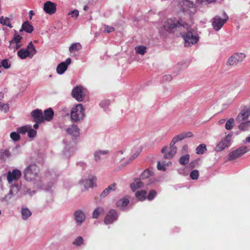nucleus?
<instances>
[{
    "mask_svg": "<svg viewBox=\"0 0 250 250\" xmlns=\"http://www.w3.org/2000/svg\"><path fill=\"white\" fill-rule=\"evenodd\" d=\"M163 29L168 33H173L176 29L186 31L182 36L186 47L191 46L199 41V36L196 29L191 27L181 18L166 20L163 23Z\"/></svg>",
    "mask_w": 250,
    "mask_h": 250,
    "instance_id": "1",
    "label": "nucleus"
},
{
    "mask_svg": "<svg viewBox=\"0 0 250 250\" xmlns=\"http://www.w3.org/2000/svg\"><path fill=\"white\" fill-rule=\"evenodd\" d=\"M39 169L36 165H30L27 167L24 171L25 179L30 182H34L38 188H43L42 181L39 174Z\"/></svg>",
    "mask_w": 250,
    "mask_h": 250,
    "instance_id": "2",
    "label": "nucleus"
},
{
    "mask_svg": "<svg viewBox=\"0 0 250 250\" xmlns=\"http://www.w3.org/2000/svg\"><path fill=\"white\" fill-rule=\"evenodd\" d=\"M84 108L81 104L75 105L71 109L70 117L73 122L82 120L84 117Z\"/></svg>",
    "mask_w": 250,
    "mask_h": 250,
    "instance_id": "3",
    "label": "nucleus"
},
{
    "mask_svg": "<svg viewBox=\"0 0 250 250\" xmlns=\"http://www.w3.org/2000/svg\"><path fill=\"white\" fill-rule=\"evenodd\" d=\"M246 55L243 53H235L229 57L227 61L226 65L235 67L246 58Z\"/></svg>",
    "mask_w": 250,
    "mask_h": 250,
    "instance_id": "4",
    "label": "nucleus"
},
{
    "mask_svg": "<svg viewBox=\"0 0 250 250\" xmlns=\"http://www.w3.org/2000/svg\"><path fill=\"white\" fill-rule=\"evenodd\" d=\"M97 178L94 176H90L87 178L83 179L80 181L79 184L83 187L82 190L83 191H87L89 188H93L96 183Z\"/></svg>",
    "mask_w": 250,
    "mask_h": 250,
    "instance_id": "5",
    "label": "nucleus"
},
{
    "mask_svg": "<svg viewBox=\"0 0 250 250\" xmlns=\"http://www.w3.org/2000/svg\"><path fill=\"white\" fill-rule=\"evenodd\" d=\"M231 135L229 134L223 138L216 146L215 147V151L217 152L221 151L229 147L231 144Z\"/></svg>",
    "mask_w": 250,
    "mask_h": 250,
    "instance_id": "6",
    "label": "nucleus"
},
{
    "mask_svg": "<svg viewBox=\"0 0 250 250\" xmlns=\"http://www.w3.org/2000/svg\"><path fill=\"white\" fill-rule=\"evenodd\" d=\"M21 173L18 169H14L9 171L7 173V180L9 184L15 183L21 177Z\"/></svg>",
    "mask_w": 250,
    "mask_h": 250,
    "instance_id": "7",
    "label": "nucleus"
},
{
    "mask_svg": "<svg viewBox=\"0 0 250 250\" xmlns=\"http://www.w3.org/2000/svg\"><path fill=\"white\" fill-rule=\"evenodd\" d=\"M224 19L216 16L212 19V25L216 31L220 30L228 20L229 17L226 14H224Z\"/></svg>",
    "mask_w": 250,
    "mask_h": 250,
    "instance_id": "8",
    "label": "nucleus"
},
{
    "mask_svg": "<svg viewBox=\"0 0 250 250\" xmlns=\"http://www.w3.org/2000/svg\"><path fill=\"white\" fill-rule=\"evenodd\" d=\"M19 186L18 184L14 183L10 186L9 193L1 199V202L8 203L10 199L15 195L19 191Z\"/></svg>",
    "mask_w": 250,
    "mask_h": 250,
    "instance_id": "9",
    "label": "nucleus"
},
{
    "mask_svg": "<svg viewBox=\"0 0 250 250\" xmlns=\"http://www.w3.org/2000/svg\"><path fill=\"white\" fill-rule=\"evenodd\" d=\"M84 94V89L80 86H76L72 91L73 97L79 102L82 101L83 100Z\"/></svg>",
    "mask_w": 250,
    "mask_h": 250,
    "instance_id": "10",
    "label": "nucleus"
},
{
    "mask_svg": "<svg viewBox=\"0 0 250 250\" xmlns=\"http://www.w3.org/2000/svg\"><path fill=\"white\" fill-rule=\"evenodd\" d=\"M248 151V148L246 146H242L238 149L232 151L229 155V161L236 159L241 156Z\"/></svg>",
    "mask_w": 250,
    "mask_h": 250,
    "instance_id": "11",
    "label": "nucleus"
},
{
    "mask_svg": "<svg viewBox=\"0 0 250 250\" xmlns=\"http://www.w3.org/2000/svg\"><path fill=\"white\" fill-rule=\"evenodd\" d=\"M176 146L175 145H172L171 143L170 144L169 147H165L161 150V152L163 153H165L164 157L166 159H170L172 158L176 154Z\"/></svg>",
    "mask_w": 250,
    "mask_h": 250,
    "instance_id": "12",
    "label": "nucleus"
},
{
    "mask_svg": "<svg viewBox=\"0 0 250 250\" xmlns=\"http://www.w3.org/2000/svg\"><path fill=\"white\" fill-rule=\"evenodd\" d=\"M20 153V148L19 146L14 147L12 149V154L9 152V150H1L0 151V159L5 161L11 157L13 155H18Z\"/></svg>",
    "mask_w": 250,
    "mask_h": 250,
    "instance_id": "13",
    "label": "nucleus"
},
{
    "mask_svg": "<svg viewBox=\"0 0 250 250\" xmlns=\"http://www.w3.org/2000/svg\"><path fill=\"white\" fill-rule=\"evenodd\" d=\"M31 117L33 121L37 123H42L43 122V112L42 110L37 109L33 110L31 112Z\"/></svg>",
    "mask_w": 250,
    "mask_h": 250,
    "instance_id": "14",
    "label": "nucleus"
},
{
    "mask_svg": "<svg viewBox=\"0 0 250 250\" xmlns=\"http://www.w3.org/2000/svg\"><path fill=\"white\" fill-rule=\"evenodd\" d=\"M57 4L50 1H47L44 3L43 10L49 14L52 15L56 11Z\"/></svg>",
    "mask_w": 250,
    "mask_h": 250,
    "instance_id": "15",
    "label": "nucleus"
},
{
    "mask_svg": "<svg viewBox=\"0 0 250 250\" xmlns=\"http://www.w3.org/2000/svg\"><path fill=\"white\" fill-rule=\"evenodd\" d=\"M71 59L67 58L65 62L60 63L56 68L57 72L59 74H62L66 70L68 66L71 63Z\"/></svg>",
    "mask_w": 250,
    "mask_h": 250,
    "instance_id": "16",
    "label": "nucleus"
},
{
    "mask_svg": "<svg viewBox=\"0 0 250 250\" xmlns=\"http://www.w3.org/2000/svg\"><path fill=\"white\" fill-rule=\"evenodd\" d=\"M117 217L118 215L116 211L114 209H111L104 218V223L105 224H111L117 220Z\"/></svg>",
    "mask_w": 250,
    "mask_h": 250,
    "instance_id": "17",
    "label": "nucleus"
},
{
    "mask_svg": "<svg viewBox=\"0 0 250 250\" xmlns=\"http://www.w3.org/2000/svg\"><path fill=\"white\" fill-rule=\"evenodd\" d=\"M21 39L22 38L20 35H15L13 39L9 42V47L14 49V51L18 49L21 46L20 43Z\"/></svg>",
    "mask_w": 250,
    "mask_h": 250,
    "instance_id": "18",
    "label": "nucleus"
},
{
    "mask_svg": "<svg viewBox=\"0 0 250 250\" xmlns=\"http://www.w3.org/2000/svg\"><path fill=\"white\" fill-rule=\"evenodd\" d=\"M74 216L78 225H81L85 219L84 213L81 210L76 211L74 214Z\"/></svg>",
    "mask_w": 250,
    "mask_h": 250,
    "instance_id": "19",
    "label": "nucleus"
},
{
    "mask_svg": "<svg viewBox=\"0 0 250 250\" xmlns=\"http://www.w3.org/2000/svg\"><path fill=\"white\" fill-rule=\"evenodd\" d=\"M191 136H192V133L191 132H183L175 136L170 143L172 145H174L176 143L183 140L186 138L191 137Z\"/></svg>",
    "mask_w": 250,
    "mask_h": 250,
    "instance_id": "20",
    "label": "nucleus"
},
{
    "mask_svg": "<svg viewBox=\"0 0 250 250\" xmlns=\"http://www.w3.org/2000/svg\"><path fill=\"white\" fill-rule=\"evenodd\" d=\"M250 116V110L248 108H244L241 110L236 118V120L241 122L248 118Z\"/></svg>",
    "mask_w": 250,
    "mask_h": 250,
    "instance_id": "21",
    "label": "nucleus"
},
{
    "mask_svg": "<svg viewBox=\"0 0 250 250\" xmlns=\"http://www.w3.org/2000/svg\"><path fill=\"white\" fill-rule=\"evenodd\" d=\"M68 134L73 136L77 137L79 135V128L75 125H70L66 129Z\"/></svg>",
    "mask_w": 250,
    "mask_h": 250,
    "instance_id": "22",
    "label": "nucleus"
},
{
    "mask_svg": "<svg viewBox=\"0 0 250 250\" xmlns=\"http://www.w3.org/2000/svg\"><path fill=\"white\" fill-rule=\"evenodd\" d=\"M128 150L118 151L114 154V158L116 161H121L127 156Z\"/></svg>",
    "mask_w": 250,
    "mask_h": 250,
    "instance_id": "23",
    "label": "nucleus"
},
{
    "mask_svg": "<svg viewBox=\"0 0 250 250\" xmlns=\"http://www.w3.org/2000/svg\"><path fill=\"white\" fill-rule=\"evenodd\" d=\"M54 116V111L53 109L51 108H49L46 110L44 111V113H43V122L45 121H51Z\"/></svg>",
    "mask_w": 250,
    "mask_h": 250,
    "instance_id": "24",
    "label": "nucleus"
},
{
    "mask_svg": "<svg viewBox=\"0 0 250 250\" xmlns=\"http://www.w3.org/2000/svg\"><path fill=\"white\" fill-rule=\"evenodd\" d=\"M109 153V151L107 150H99L96 151L94 153V160L98 162L100 161L102 158V156L107 155Z\"/></svg>",
    "mask_w": 250,
    "mask_h": 250,
    "instance_id": "25",
    "label": "nucleus"
},
{
    "mask_svg": "<svg viewBox=\"0 0 250 250\" xmlns=\"http://www.w3.org/2000/svg\"><path fill=\"white\" fill-rule=\"evenodd\" d=\"M21 218L23 220H27L32 214L30 210L26 207H23L21 208Z\"/></svg>",
    "mask_w": 250,
    "mask_h": 250,
    "instance_id": "26",
    "label": "nucleus"
},
{
    "mask_svg": "<svg viewBox=\"0 0 250 250\" xmlns=\"http://www.w3.org/2000/svg\"><path fill=\"white\" fill-rule=\"evenodd\" d=\"M74 148L70 145H67L63 150V154L66 158H69L71 154L74 152Z\"/></svg>",
    "mask_w": 250,
    "mask_h": 250,
    "instance_id": "27",
    "label": "nucleus"
},
{
    "mask_svg": "<svg viewBox=\"0 0 250 250\" xmlns=\"http://www.w3.org/2000/svg\"><path fill=\"white\" fill-rule=\"evenodd\" d=\"M128 203V199L125 198H123L118 200L116 203V205L118 208H120V209H124V208L125 207Z\"/></svg>",
    "mask_w": 250,
    "mask_h": 250,
    "instance_id": "28",
    "label": "nucleus"
},
{
    "mask_svg": "<svg viewBox=\"0 0 250 250\" xmlns=\"http://www.w3.org/2000/svg\"><path fill=\"white\" fill-rule=\"evenodd\" d=\"M28 54H29V57H32L36 53V50L34 47L32 42H31L27 48L25 49Z\"/></svg>",
    "mask_w": 250,
    "mask_h": 250,
    "instance_id": "29",
    "label": "nucleus"
},
{
    "mask_svg": "<svg viewBox=\"0 0 250 250\" xmlns=\"http://www.w3.org/2000/svg\"><path fill=\"white\" fill-rule=\"evenodd\" d=\"M82 49V45L79 42L72 43L69 48V50L71 53L79 51Z\"/></svg>",
    "mask_w": 250,
    "mask_h": 250,
    "instance_id": "30",
    "label": "nucleus"
},
{
    "mask_svg": "<svg viewBox=\"0 0 250 250\" xmlns=\"http://www.w3.org/2000/svg\"><path fill=\"white\" fill-rule=\"evenodd\" d=\"M143 185V183L139 179H136L130 185V188L132 190L134 191L138 188L142 187Z\"/></svg>",
    "mask_w": 250,
    "mask_h": 250,
    "instance_id": "31",
    "label": "nucleus"
},
{
    "mask_svg": "<svg viewBox=\"0 0 250 250\" xmlns=\"http://www.w3.org/2000/svg\"><path fill=\"white\" fill-rule=\"evenodd\" d=\"M22 29L29 33H31L33 30V26L28 21H25L22 24Z\"/></svg>",
    "mask_w": 250,
    "mask_h": 250,
    "instance_id": "32",
    "label": "nucleus"
},
{
    "mask_svg": "<svg viewBox=\"0 0 250 250\" xmlns=\"http://www.w3.org/2000/svg\"><path fill=\"white\" fill-rule=\"evenodd\" d=\"M0 23L4 25H6L8 26L10 28H12V26L11 24L10 19L8 17L1 16L0 18Z\"/></svg>",
    "mask_w": 250,
    "mask_h": 250,
    "instance_id": "33",
    "label": "nucleus"
},
{
    "mask_svg": "<svg viewBox=\"0 0 250 250\" xmlns=\"http://www.w3.org/2000/svg\"><path fill=\"white\" fill-rule=\"evenodd\" d=\"M146 192L145 190L138 191L136 193V197L140 201H144L146 198Z\"/></svg>",
    "mask_w": 250,
    "mask_h": 250,
    "instance_id": "34",
    "label": "nucleus"
},
{
    "mask_svg": "<svg viewBox=\"0 0 250 250\" xmlns=\"http://www.w3.org/2000/svg\"><path fill=\"white\" fill-rule=\"evenodd\" d=\"M29 129L30 125H25L18 127L17 129V131L19 134H25L26 133H27V131Z\"/></svg>",
    "mask_w": 250,
    "mask_h": 250,
    "instance_id": "35",
    "label": "nucleus"
},
{
    "mask_svg": "<svg viewBox=\"0 0 250 250\" xmlns=\"http://www.w3.org/2000/svg\"><path fill=\"white\" fill-rule=\"evenodd\" d=\"M10 66L11 64L8 60H3L0 64V73L2 71V67L5 69H8L10 67Z\"/></svg>",
    "mask_w": 250,
    "mask_h": 250,
    "instance_id": "36",
    "label": "nucleus"
},
{
    "mask_svg": "<svg viewBox=\"0 0 250 250\" xmlns=\"http://www.w3.org/2000/svg\"><path fill=\"white\" fill-rule=\"evenodd\" d=\"M18 56L21 59H25L27 57H29V54H28L25 49H21L18 52Z\"/></svg>",
    "mask_w": 250,
    "mask_h": 250,
    "instance_id": "37",
    "label": "nucleus"
},
{
    "mask_svg": "<svg viewBox=\"0 0 250 250\" xmlns=\"http://www.w3.org/2000/svg\"><path fill=\"white\" fill-rule=\"evenodd\" d=\"M135 50L137 53L143 55L146 53V48L144 46L139 45L135 47Z\"/></svg>",
    "mask_w": 250,
    "mask_h": 250,
    "instance_id": "38",
    "label": "nucleus"
},
{
    "mask_svg": "<svg viewBox=\"0 0 250 250\" xmlns=\"http://www.w3.org/2000/svg\"><path fill=\"white\" fill-rule=\"evenodd\" d=\"M189 155L186 154L182 156L179 159V163L182 165H185L188 164L189 162Z\"/></svg>",
    "mask_w": 250,
    "mask_h": 250,
    "instance_id": "39",
    "label": "nucleus"
},
{
    "mask_svg": "<svg viewBox=\"0 0 250 250\" xmlns=\"http://www.w3.org/2000/svg\"><path fill=\"white\" fill-rule=\"evenodd\" d=\"M104 212V209L102 208H96L93 212L92 217L93 218H97L99 215L103 213Z\"/></svg>",
    "mask_w": 250,
    "mask_h": 250,
    "instance_id": "40",
    "label": "nucleus"
},
{
    "mask_svg": "<svg viewBox=\"0 0 250 250\" xmlns=\"http://www.w3.org/2000/svg\"><path fill=\"white\" fill-rule=\"evenodd\" d=\"M206 146L205 145L201 144L197 147L196 149V153L198 154H202L206 150Z\"/></svg>",
    "mask_w": 250,
    "mask_h": 250,
    "instance_id": "41",
    "label": "nucleus"
},
{
    "mask_svg": "<svg viewBox=\"0 0 250 250\" xmlns=\"http://www.w3.org/2000/svg\"><path fill=\"white\" fill-rule=\"evenodd\" d=\"M152 174V171L150 170L147 169L144 171V172L140 175V178L142 179L148 178Z\"/></svg>",
    "mask_w": 250,
    "mask_h": 250,
    "instance_id": "42",
    "label": "nucleus"
},
{
    "mask_svg": "<svg viewBox=\"0 0 250 250\" xmlns=\"http://www.w3.org/2000/svg\"><path fill=\"white\" fill-rule=\"evenodd\" d=\"M250 126V121H248V122L242 123L239 125L238 127H239V129L243 130V131H245V130H248L249 129Z\"/></svg>",
    "mask_w": 250,
    "mask_h": 250,
    "instance_id": "43",
    "label": "nucleus"
},
{
    "mask_svg": "<svg viewBox=\"0 0 250 250\" xmlns=\"http://www.w3.org/2000/svg\"><path fill=\"white\" fill-rule=\"evenodd\" d=\"M234 120L233 118L229 119L226 123L225 128L227 130H230L234 125Z\"/></svg>",
    "mask_w": 250,
    "mask_h": 250,
    "instance_id": "44",
    "label": "nucleus"
},
{
    "mask_svg": "<svg viewBox=\"0 0 250 250\" xmlns=\"http://www.w3.org/2000/svg\"><path fill=\"white\" fill-rule=\"evenodd\" d=\"M110 104V101L109 100H104L102 101L100 104V106L103 108L104 110L108 108Z\"/></svg>",
    "mask_w": 250,
    "mask_h": 250,
    "instance_id": "45",
    "label": "nucleus"
},
{
    "mask_svg": "<svg viewBox=\"0 0 250 250\" xmlns=\"http://www.w3.org/2000/svg\"><path fill=\"white\" fill-rule=\"evenodd\" d=\"M28 136L30 138H34L37 135V131L32 128V126L30 125V129L27 131Z\"/></svg>",
    "mask_w": 250,
    "mask_h": 250,
    "instance_id": "46",
    "label": "nucleus"
},
{
    "mask_svg": "<svg viewBox=\"0 0 250 250\" xmlns=\"http://www.w3.org/2000/svg\"><path fill=\"white\" fill-rule=\"evenodd\" d=\"M68 15L74 19H77L79 16V11L77 9L71 11L68 13Z\"/></svg>",
    "mask_w": 250,
    "mask_h": 250,
    "instance_id": "47",
    "label": "nucleus"
},
{
    "mask_svg": "<svg viewBox=\"0 0 250 250\" xmlns=\"http://www.w3.org/2000/svg\"><path fill=\"white\" fill-rule=\"evenodd\" d=\"M20 134L17 132H12L10 134V138L14 141H17L20 140Z\"/></svg>",
    "mask_w": 250,
    "mask_h": 250,
    "instance_id": "48",
    "label": "nucleus"
},
{
    "mask_svg": "<svg viewBox=\"0 0 250 250\" xmlns=\"http://www.w3.org/2000/svg\"><path fill=\"white\" fill-rule=\"evenodd\" d=\"M83 243V239L81 236L77 237L73 241V244L76 246H80Z\"/></svg>",
    "mask_w": 250,
    "mask_h": 250,
    "instance_id": "49",
    "label": "nucleus"
},
{
    "mask_svg": "<svg viewBox=\"0 0 250 250\" xmlns=\"http://www.w3.org/2000/svg\"><path fill=\"white\" fill-rule=\"evenodd\" d=\"M9 107L8 104H3L0 102V110L4 112H7L8 111Z\"/></svg>",
    "mask_w": 250,
    "mask_h": 250,
    "instance_id": "50",
    "label": "nucleus"
},
{
    "mask_svg": "<svg viewBox=\"0 0 250 250\" xmlns=\"http://www.w3.org/2000/svg\"><path fill=\"white\" fill-rule=\"evenodd\" d=\"M140 152V150L138 151L137 152H135L132 156H131L127 163H126L124 165H122V167H125L130 162H131V161H133L134 159H135L137 157V156L139 155Z\"/></svg>",
    "mask_w": 250,
    "mask_h": 250,
    "instance_id": "51",
    "label": "nucleus"
},
{
    "mask_svg": "<svg viewBox=\"0 0 250 250\" xmlns=\"http://www.w3.org/2000/svg\"><path fill=\"white\" fill-rule=\"evenodd\" d=\"M199 176V172L197 170H194L191 171L190 174V178L193 180H196Z\"/></svg>",
    "mask_w": 250,
    "mask_h": 250,
    "instance_id": "52",
    "label": "nucleus"
},
{
    "mask_svg": "<svg viewBox=\"0 0 250 250\" xmlns=\"http://www.w3.org/2000/svg\"><path fill=\"white\" fill-rule=\"evenodd\" d=\"M114 30V28L112 27L106 25L104 26V33H110Z\"/></svg>",
    "mask_w": 250,
    "mask_h": 250,
    "instance_id": "53",
    "label": "nucleus"
},
{
    "mask_svg": "<svg viewBox=\"0 0 250 250\" xmlns=\"http://www.w3.org/2000/svg\"><path fill=\"white\" fill-rule=\"evenodd\" d=\"M156 195V191L154 190H151L148 196H147V199L149 200H152L154 197Z\"/></svg>",
    "mask_w": 250,
    "mask_h": 250,
    "instance_id": "54",
    "label": "nucleus"
},
{
    "mask_svg": "<svg viewBox=\"0 0 250 250\" xmlns=\"http://www.w3.org/2000/svg\"><path fill=\"white\" fill-rule=\"evenodd\" d=\"M116 184H112L109 186L106 189L109 191V193L112 191H115L116 190Z\"/></svg>",
    "mask_w": 250,
    "mask_h": 250,
    "instance_id": "55",
    "label": "nucleus"
},
{
    "mask_svg": "<svg viewBox=\"0 0 250 250\" xmlns=\"http://www.w3.org/2000/svg\"><path fill=\"white\" fill-rule=\"evenodd\" d=\"M157 167V168L159 170H162L163 171L166 170V168L165 167V165L164 164H161L160 162H158Z\"/></svg>",
    "mask_w": 250,
    "mask_h": 250,
    "instance_id": "56",
    "label": "nucleus"
},
{
    "mask_svg": "<svg viewBox=\"0 0 250 250\" xmlns=\"http://www.w3.org/2000/svg\"><path fill=\"white\" fill-rule=\"evenodd\" d=\"M109 191L105 188L101 194V197H105L109 194Z\"/></svg>",
    "mask_w": 250,
    "mask_h": 250,
    "instance_id": "57",
    "label": "nucleus"
},
{
    "mask_svg": "<svg viewBox=\"0 0 250 250\" xmlns=\"http://www.w3.org/2000/svg\"><path fill=\"white\" fill-rule=\"evenodd\" d=\"M199 2L201 3L207 2V3H211L214 1L215 0H197Z\"/></svg>",
    "mask_w": 250,
    "mask_h": 250,
    "instance_id": "58",
    "label": "nucleus"
},
{
    "mask_svg": "<svg viewBox=\"0 0 250 250\" xmlns=\"http://www.w3.org/2000/svg\"><path fill=\"white\" fill-rule=\"evenodd\" d=\"M27 193L30 196H33V195H34L35 193V190H33V191H31V189H28L27 190Z\"/></svg>",
    "mask_w": 250,
    "mask_h": 250,
    "instance_id": "59",
    "label": "nucleus"
},
{
    "mask_svg": "<svg viewBox=\"0 0 250 250\" xmlns=\"http://www.w3.org/2000/svg\"><path fill=\"white\" fill-rule=\"evenodd\" d=\"M29 18L30 19H32V17L33 16V15H34V13L33 12V11L31 10V11H29Z\"/></svg>",
    "mask_w": 250,
    "mask_h": 250,
    "instance_id": "60",
    "label": "nucleus"
},
{
    "mask_svg": "<svg viewBox=\"0 0 250 250\" xmlns=\"http://www.w3.org/2000/svg\"><path fill=\"white\" fill-rule=\"evenodd\" d=\"M226 120L224 119H221L219 121V123L220 125L223 124L225 122Z\"/></svg>",
    "mask_w": 250,
    "mask_h": 250,
    "instance_id": "61",
    "label": "nucleus"
},
{
    "mask_svg": "<svg viewBox=\"0 0 250 250\" xmlns=\"http://www.w3.org/2000/svg\"><path fill=\"white\" fill-rule=\"evenodd\" d=\"M39 123H36L34 125L33 127L35 129H37L39 128Z\"/></svg>",
    "mask_w": 250,
    "mask_h": 250,
    "instance_id": "62",
    "label": "nucleus"
},
{
    "mask_svg": "<svg viewBox=\"0 0 250 250\" xmlns=\"http://www.w3.org/2000/svg\"><path fill=\"white\" fill-rule=\"evenodd\" d=\"M246 141L248 142H250V136L246 138Z\"/></svg>",
    "mask_w": 250,
    "mask_h": 250,
    "instance_id": "63",
    "label": "nucleus"
},
{
    "mask_svg": "<svg viewBox=\"0 0 250 250\" xmlns=\"http://www.w3.org/2000/svg\"><path fill=\"white\" fill-rule=\"evenodd\" d=\"M88 9V7L87 6H85L84 7H83V10H85V11H86Z\"/></svg>",
    "mask_w": 250,
    "mask_h": 250,
    "instance_id": "64",
    "label": "nucleus"
}]
</instances>
